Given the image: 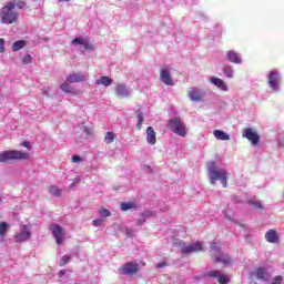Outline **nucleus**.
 <instances>
[{
  "instance_id": "nucleus-36",
  "label": "nucleus",
  "mask_w": 284,
  "mask_h": 284,
  "mask_svg": "<svg viewBox=\"0 0 284 284\" xmlns=\"http://www.w3.org/2000/svg\"><path fill=\"white\" fill-rule=\"evenodd\" d=\"M22 63L24 65H28V63H32V55H30V54L24 55L22 59Z\"/></svg>"
},
{
  "instance_id": "nucleus-39",
  "label": "nucleus",
  "mask_w": 284,
  "mask_h": 284,
  "mask_svg": "<svg viewBox=\"0 0 284 284\" xmlns=\"http://www.w3.org/2000/svg\"><path fill=\"white\" fill-rule=\"evenodd\" d=\"M92 223L94 227H101L103 225V219L93 220Z\"/></svg>"
},
{
  "instance_id": "nucleus-6",
  "label": "nucleus",
  "mask_w": 284,
  "mask_h": 284,
  "mask_svg": "<svg viewBox=\"0 0 284 284\" xmlns=\"http://www.w3.org/2000/svg\"><path fill=\"white\" fill-rule=\"evenodd\" d=\"M32 236V231H30V226L21 225L20 232L14 235L16 243H24V241H29Z\"/></svg>"
},
{
  "instance_id": "nucleus-14",
  "label": "nucleus",
  "mask_w": 284,
  "mask_h": 284,
  "mask_svg": "<svg viewBox=\"0 0 284 284\" xmlns=\"http://www.w3.org/2000/svg\"><path fill=\"white\" fill-rule=\"evenodd\" d=\"M209 83H211L212 85H215V88L217 90H221V92H229L230 91V87H227V83H225V81L221 78L210 77L209 78Z\"/></svg>"
},
{
  "instance_id": "nucleus-45",
  "label": "nucleus",
  "mask_w": 284,
  "mask_h": 284,
  "mask_svg": "<svg viewBox=\"0 0 284 284\" xmlns=\"http://www.w3.org/2000/svg\"><path fill=\"white\" fill-rule=\"evenodd\" d=\"M156 267L161 270V267H165V262H160L156 264Z\"/></svg>"
},
{
  "instance_id": "nucleus-35",
  "label": "nucleus",
  "mask_w": 284,
  "mask_h": 284,
  "mask_svg": "<svg viewBox=\"0 0 284 284\" xmlns=\"http://www.w3.org/2000/svg\"><path fill=\"white\" fill-rule=\"evenodd\" d=\"M71 258L72 257H70V255H63L61 258L60 265L61 266L67 265V263H70Z\"/></svg>"
},
{
  "instance_id": "nucleus-37",
  "label": "nucleus",
  "mask_w": 284,
  "mask_h": 284,
  "mask_svg": "<svg viewBox=\"0 0 284 284\" xmlns=\"http://www.w3.org/2000/svg\"><path fill=\"white\" fill-rule=\"evenodd\" d=\"M100 216H102V219H108V216H110V211L108 209H101Z\"/></svg>"
},
{
  "instance_id": "nucleus-12",
  "label": "nucleus",
  "mask_w": 284,
  "mask_h": 284,
  "mask_svg": "<svg viewBox=\"0 0 284 284\" xmlns=\"http://www.w3.org/2000/svg\"><path fill=\"white\" fill-rule=\"evenodd\" d=\"M225 59L229 63H234L235 65H241L243 63V57L241 53L232 49L225 52Z\"/></svg>"
},
{
  "instance_id": "nucleus-51",
  "label": "nucleus",
  "mask_w": 284,
  "mask_h": 284,
  "mask_svg": "<svg viewBox=\"0 0 284 284\" xmlns=\"http://www.w3.org/2000/svg\"><path fill=\"white\" fill-rule=\"evenodd\" d=\"M60 1H70V0H60Z\"/></svg>"
},
{
  "instance_id": "nucleus-32",
  "label": "nucleus",
  "mask_w": 284,
  "mask_h": 284,
  "mask_svg": "<svg viewBox=\"0 0 284 284\" xmlns=\"http://www.w3.org/2000/svg\"><path fill=\"white\" fill-rule=\"evenodd\" d=\"M8 223L1 222L0 223V236H6V232H8Z\"/></svg>"
},
{
  "instance_id": "nucleus-41",
  "label": "nucleus",
  "mask_w": 284,
  "mask_h": 284,
  "mask_svg": "<svg viewBox=\"0 0 284 284\" xmlns=\"http://www.w3.org/2000/svg\"><path fill=\"white\" fill-rule=\"evenodd\" d=\"M1 52H6V40L0 39V54Z\"/></svg>"
},
{
  "instance_id": "nucleus-24",
  "label": "nucleus",
  "mask_w": 284,
  "mask_h": 284,
  "mask_svg": "<svg viewBox=\"0 0 284 284\" xmlns=\"http://www.w3.org/2000/svg\"><path fill=\"white\" fill-rule=\"evenodd\" d=\"M213 136H215L217 141H230V134L225 131L214 130Z\"/></svg>"
},
{
  "instance_id": "nucleus-1",
  "label": "nucleus",
  "mask_w": 284,
  "mask_h": 284,
  "mask_svg": "<svg viewBox=\"0 0 284 284\" xmlns=\"http://www.w3.org/2000/svg\"><path fill=\"white\" fill-rule=\"evenodd\" d=\"M207 176L211 185H216V181H220L223 187H227V176H230V173H227L226 168H220L219 162H207Z\"/></svg>"
},
{
  "instance_id": "nucleus-19",
  "label": "nucleus",
  "mask_w": 284,
  "mask_h": 284,
  "mask_svg": "<svg viewBox=\"0 0 284 284\" xmlns=\"http://www.w3.org/2000/svg\"><path fill=\"white\" fill-rule=\"evenodd\" d=\"M251 276L258 281H267V270L265 267H258L251 273Z\"/></svg>"
},
{
  "instance_id": "nucleus-34",
  "label": "nucleus",
  "mask_w": 284,
  "mask_h": 284,
  "mask_svg": "<svg viewBox=\"0 0 284 284\" xmlns=\"http://www.w3.org/2000/svg\"><path fill=\"white\" fill-rule=\"evenodd\" d=\"M142 125H143V113L138 111V124H136V128L141 129Z\"/></svg>"
},
{
  "instance_id": "nucleus-10",
  "label": "nucleus",
  "mask_w": 284,
  "mask_h": 284,
  "mask_svg": "<svg viewBox=\"0 0 284 284\" xmlns=\"http://www.w3.org/2000/svg\"><path fill=\"white\" fill-rule=\"evenodd\" d=\"M49 230L52 234V236L55 239V242L58 245H61V243H63V227H61V225L53 223L49 226Z\"/></svg>"
},
{
  "instance_id": "nucleus-16",
  "label": "nucleus",
  "mask_w": 284,
  "mask_h": 284,
  "mask_svg": "<svg viewBox=\"0 0 284 284\" xmlns=\"http://www.w3.org/2000/svg\"><path fill=\"white\" fill-rule=\"evenodd\" d=\"M209 276L211 278H217V283H220V284L230 283V276H227L226 274H224L221 271H211V272H209Z\"/></svg>"
},
{
  "instance_id": "nucleus-25",
  "label": "nucleus",
  "mask_w": 284,
  "mask_h": 284,
  "mask_svg": "<svg viewBox=\"0 0 284 284\" xmlns=\"http://www.w3.org/2000/svg\"><path fill=\"white\" fill-rule=\"evenodd\" d=\"M216 263H223V265H230L232 263V258L227 254H221L215 256Z\"/></svg>"
},
{
  "instance_id": "nucleus-20",
  "label": "nucleus",
  "mask_w": 284,
  "mask_h": 284,
  "mask_svg": "<svg viewBox=\"0 0 284 284\" xmlns=\"http://www.w3.org/2000/svg\"><path fill=\"white\" fill-rule=\"evenodd\" d=\"M265 240L267 241V243H273V244H276L278 243V232H276V230H268L266 233H265Z\"/></svg>"
},
{
  "instance_id": "nucleus-22",
  "label": "nucleus",
  "mask_w": 284,
  "mask_h": 284,
  "mask_svg": "<svg viewBox=\"0 0 284 284\" xmlns=\"http://www.w3.org/2000/svg\"><path fill=\"white\" fill-rule=\"evenodd\" d=\"M70 84H72L71 82H68V80L65 79V81L62 83V84H60V90L62 91V92H65L67 94H79L78 92H77V89H74L72 85H70Z\"/></svg>"
},
{
  "instance_id": "nucleus-49",
  "label": "nucleus",
  "mask_w": 284,
  "mask_h": 284,
  "mask_svg": "<svg viewBox=\"0 0 284 284\" xmlns=\"http://www.w3.org/2000/svg\"><path fill=\"white\" fill-rule=\"evenodd\" d=\"M277 141H278L281 148H284V141H281V139H278Z\"/></svg>"
},
{
  "instance_id": "nucleus-50",
  "label": "nucleus",
  "mask_w": 284,
  "mask_h": 284,
  "mask_svg": "<svg viewBox=\"0 0 284 284\" xmlns=\"http://www.w3.org/2000/svg\"><path fill=\"white\" fill-rule=\"evenodd\" d=\"M84 132H87V134H89L88 129H84Z\"/></svg>"
},
{
  "instance_id": "nucleus-30",
  "label": "nucleus",
  "mask_w": 284,
  "mask_h": 284,
  "mask_svg": "<svg viewBox=\"0 0 284 284\" xmlns=\"http://www.w3.org/2000/svg\"><path fill=\"white\" fill-rule=\"evenodd\" d=\"M49 193L51 194V196H61V191L55 185L50 186Z\"/></svg>"
},
{
  "instance_id": "nucleus-40",
  "label": "nucleus",
  "mask_w": 284,
  "mask_h": 284,
  "mask_svg": "<svg viewBox=\"0 0 284 284\" xmlns=\"http://www.w3.org/2000/svg\"><path fill=\"white\" fill-rule=\"evenodd\" d=\"M211 250H212L213 252H221V248L219 247V244H217L216 242H213V243L211 244Z\"/></svg>"
},
{
  "instance_id": "nucleus-33",
  "label": "nucleus",
  "mask_w": 284,
  "mask_h": 284,
  "mask_svg": "<svg viewBox=\"0 0 284 284\" xmlns=\"http://www.w3.org/2000/svg\"><path fill=\"white\" fill-rule=\"evenodd\" d=\"M248 204L254 205L257 210H263V203L256 200H250Z\"/></svg>"
},
{
  "instance_id": "nucleus-8",
  "label": "nucleus",
  "mask_w": 284,
  "mask_h": 284,
  "mask_svg": "<svg viewBox=\"0 0 284 284\" xmlns=\"http://www.w3.org/2000/svg\"><path fill=\"white\" fill-rule=\"evenodd\" d=\"M71 45H74L75 48L80 47V50H84V51H92L94 50V47L92 45V43H90V41H88V39L85 38H74L71 41Z\"/></svg>"
},
{
  "instance_id": "nucleus-7",
  "label": "nucleus",
  "mask_w": 284,
  "mask_h": 284,
  "mask_svg": "<svg viewBox=\"0 0 284 284\" xmlns=\"http://www.w3.org/2000/svg\"><path fill=\"white\" fill-rule=\"evenodd\" d=\"M189 98L193 103H201L205 99V91L201 88L193 87L189 89Z\"/></svg>"
},
{
  "instance_id": "nucleus-18",
  "label": "nucleus",
  "mask_w": 284,
  "mask_h": 284,
  "mask_svg": "<svg viewBox=\"0 0 284 284\" xmlns=\"http://www.w3.org/2000/svg\"><path fill=\"white\" fill-rule=\"evenodd\" d=\"M160 79L164 82L165 85H174V82L172 81V74L166 68L161 70Z\"/></svg>"
},
{
  "instance_id": "nucleus-47",
  "label": "nucleus",
  "mask_w": 284,
  "mask_h": 284,
  "mask_svg": "<svg viewBox=\"0 0 284 284\" xmlns=\"http://www.w3.org/2000/svg\"><path fill=\"white\" fill-rule=\"evenodd\" d=\"M144 216H152V212L150 211L144 212Z\"/></svg>"
},
{
  "instance_id": "nucleus-43",
  "label": "nucleus",
  "mask_w": 284,
  "mask_h": 284,
  "mask_svg": "<svg viewBox=\"0 0 284 284\" xmlns=\"http://www.w3.org/2000/svg\"><path fill=\"white\" fill-rule=\"evenodd\" d=\"M79 183H81V178H74L71 187H74V185H79Z\"/></svg>"
},
{
  "instance_id": "nucleus-26",
  "label": "nucleus",
  "mask_w": 284,
  "mask_h": 284,
  "mask_svg": "<svg viewBox=\"0 0 284 284\" xmlns=\"http://www.w3.org/2000/svg\"><path fill=\"white\" fill-rule=\"evenodd\" d=\"M222 71L226 79H234V67L226 64L223 67Z\"/></svg>"
},
{
  "instance_id": "nucleus-23",
  "label": "nucleus",
  "mask_w": 284,
  "mask_h": 284,
  "mask_svg": "<svg viewBox=\"0 0 284 284\" xmlns=\"http://www.w3.org/2000/svg\"><path fill=\"white\" fill-rule=\"evenodd\" d=\"M97 85H104V88H110L112 83H114V80H112L108 75H103L100 79L95 81Z\"/></svg>"
},
{
  "instance_id": "nucleus-13",
  "label": "nucleus",
  "mask_w": 284,
  "mask_h": 284,
  "mask_svg": "<svg viewBox=\"0 0 284 284\" xmlns=\"http://www.w3.org/2000/svg\"><path fill=\"white\" fill-rule=\"evenodd\" d=\"M121 274L124 276H130L132 274H136L139 272V264L133 263V262H128L125 263L121 268H120Z\"/></svg>"
},
{
  "instance_id": "nucleus-29",
  "label": "nucleus",
  "mask_w": 284,
  "mask_h": 284,
  "mask_svg": "<svg viewBox=\"0 0 284 284\" xmlns=\"http://www.w3.org/2000/svg\"><path fill=\"white\" fill-rule=\"evenodd\" d=\"M10 3H13V10L14 8H18V10H26L27 8L26 2L21 0H14V1H11Z\"/></svg>"
},
{
  "instance_id": "nucleus-52",
  "label": "nucleus",
  "mask_w": 284,
  "mask_h": 284,
  "mask_svg": "<svg viewBox=\"0 0 284 284\" xmlns=\"http://www.w3.org/2000/svg\"><path fill=\"white\" fill-rule=\"evenodd\" d=\"M0 203H1V197H0Z\"/></svg>"
},
{
  "instance_id": "nucleus-9",
  "label": "nucleus",
  "mask_w": 284,
  "mask_h": 284,
  "mask_svg": "<svg viewBox=\"0 0 284 284\" xmlns=\"http://www.w3.org/2000/svg\"><path fill=\"white\" fill-rule=\"evenodd\" d=\"M242 136L243 139H247L252 145H258V141H261V136L253 128L245 129Z\"/></svg>"
},
{
  "instance_id": "nucleus-27",
  "label": "nucleus",
  "mask_w": 284,
  "mask_h": 284,
  "mask_svg": "<svg viewBox=\"0 0 284 284\" xmlns=\"http://www.w3.org/2000/svg\"><path fill=\"white\" fill-rule=\"evenodd\" d=\"M136 202H122L120 205V210L122 212H128V210H135Z\"/></svg>"
},
{
  "instance_id": "nucleus-42",
  "label": "nucleus",
  "mask_w": 284,
  "mask_h": 284,
  "mask_svg": "<svg viewBox=\"0 0 284 284\" xmlns=\"http://www.w3.org/2000/svg\"><path fill=\"white\" fill-rule=\"evenodd\" d=\"M72 163H81V156H79V155H73V156H72Z\"/></svg>"
},
{
  "instance_id": "nucleus-38",
  "label": "nucleus",
  "mask_w": 284,
  "mask_h": 284,
  "mask_svg": "<svg viewBox=\"0 0 284 284\" xmlns=\"http://www.w3.org/2000/svg\"><path fill=\"white\" fill-rule=\"evenodd\" d=\"M271 284H283V277L282 276H275Z\"/></svg>"
},
{
  "instance_id": "nucleus-2",
  "label": "nucleus",
  "mask_w": 284,
  "mask_h": 284,
  "mask_svg": "<svg viewBox=\"0 0 284 284\" xmlns=\"http://www.w3.org/2000/svg\"><path fill=\"white\" fill-rule=\"evenodd\" d=\"M0 19H1V23H4L6 26L17 23L19 19V12L14 10V3L7 2V4L1 8Z\"/></svg>"
},
{
  "instance_id": "nucleus-4",
  "label": "nucleus",
  "mask_w": 284,
  "mask_h": 284,
  "mask_svg": "<svg viewBox=\"0 0 284 284\" xmlns=\"http://www.w3.org/2000/svg\"><path fill=\"white\" fill-rule=\"evenodd\" d=\"M267 85L272 92L278 93L281 92V81L283 80V75H281V71L278 69H272L267 75Z\"/></svg>"
},
{
  "instance_id": "nucleus-17",
  "label": "nucleus",
  "mask_w": 284,
  "mask_h": 284,
  "mask_svg": "<svg viewBox=\"0 0 284 284\" xmlns=\"http://www.w3.org/2000/svg\"><path fill=\"white\" fill-rule=\"evenodd\" d=\"M85 81V74L75 72L67 77V83H83Z\"/></svg>"
},
{
  "instance_id": "nucleus-21",
  "label": "nucleus",
  "mask_w": 284,
  "mask_h": 284,
  "mask_svg": "<svg viewBox=\"0 0 284 284\" xmlns=\"http://www.w3.org/2000/svg\"><path fill=\"white\" fill-rule=\"evenodd\" d=\"M146 142L149 145H155L156 144V132L154 131V128L149 126L146 129Z\"/></svg>"
},
{
  "instance_id": "nucleus-11",
  "label": "nucleus",
  "mask_w": 284,
  "mask_h": 284,
  "mask_svg": "<svg viewBox=\"0 0 284 284\" xmlns=\"http://www.w3.org/2000/svg\"><path fill=\"white\" fill-rule=\"evenodd\" d=\"M114 92L119 99H128L132 95V89L124 83H118L114 88Z\"/></svg>"
},
{
  "instance_id": "nucleus-46",
  "label": "nucleus",
  "mask_w": 284,
  "mask_h": 284,
  "mask_svg": "<svg viewBox=\"0 0 284 284\" xmlns=\"http://www.w3.org/2000/svg\"><path fill=\"white\" fill-rule=\"evenodd\" d=\"M42 92H43L44 94H48V92H50V87H47V88L42 89Z\"/></svg>"
},
{
  "instance_id": "nucleus-31",
  "label": "nucleus",
  "mask_w": 284,
  "mask_h": 284,
  "mask_svg": "<svg viewBox=\"0 0 284 284\" xmlns=\"http://www.w3.org/2000/svg\"><path fill=\"white\" fill-rule=\"evenodd\" d=\"M104 142L110 144V143H114V133L113 132H106L105 138H104Z\"/></svg>"
},
{
  "instance_id": "nucleus-48",
  "label": "nucleus",
  "mask_w": 284,
  "mask_h": 284,
  "mask_svg": "<svg viewBox=\"0 0 284 284\" xmlns=\"http://www.w3.org/2000/svg\"><path fill=\"white\" fill-rule=\"evenodd\" d=\"M60 278L65 274V271H60L59 273Z\"/></svg>"
},
{
  "instance_id": "nucleus-3",
  "label": "nucleus",
  "mask_w": 284,
  "mask_h": 284,
  "mask_svg": "<svg viewBox=\"0 0 284 284\" xmlns=\"http://www.w3.org/2000/svg\"><path fill=\"white\" fill-rule=\"evenodd\" d=\"M30 160V152L18 150L0 152V163H8V161H28Z\"/></svg>"
},
{
  "instance_id": "nucleus-5",
  "label": "nucleus",
  "mask_w": 284,
  "mask_h": 284,
  "mask_svg": "<svg viewBox=\"0 0 284 284\" xmlns=\"http://www.w3.org/2000/svg\"><path fill=\"white\" fill-rule=\"evenodd\" d=\"M168 128L178 136H187V126L181 118H172L168 123Z\"/></svg>"
},
{
  "instance_id": "nucleus-44",
  "label": "nucleus",
  "mask_w": 284,
  "mask_h": 284,
  "mask_svg": "<svg viewBox=\"0 0 284 284\" xmlns=\"http://www.w3.org/2000/svg\"><path fill=\"white\" fill-rule=\"evenodd\" d=\"M22 148H27L28 150H30V142H22Z\"/></svg>"
},
{
  "instance_id": "nucleus-28",
  "label": "nucleus",
  "mask_w": 284,
  "mask_h": 284,
  "mask_svg": "<svg viewBox=\"0 0 284 284\" xmlns=\"http://www.w3.org/2000/svg\"><path fill=\"white\" fill-rule=\"evenodd\" d=\"M26 48V41L18 40L12 44L13 52H19V50H23Z\"/></svg>"
},
{
  "instance_id": "nucleus-15",
  "label": "nucleus",
  "mask_w": 284,
  "mask_h": 284,
  "mask_svg": "<svg viewBox=\"0 0 284 284\" xmlns=\"http://www.w3.org/2000/svg\"><path fill=\"white\" fill-rule=\"evenodd\" d=\"M193 252H203V244L201 242H194L182 247V254H192Z\"/></svg>"
}]
</instances>
